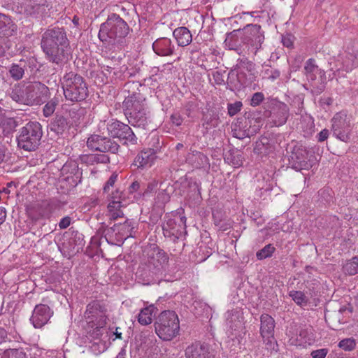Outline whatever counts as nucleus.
Instances as JSON below:
<instances>
[{
    "label": "nucleus",
    "mask_w": 358,
    "mask_h": 358,
    "mask_svg": "<svg viewBox=\"0 0 358 358\" xmlns=\"http://www.w3.org/2000/svg\"><path fill=\"white\" fill-rule=\"evenodd\" d=\"M41 47L50 62L62 65L69 59V40L63 27H49L42 34Z\"/></svg>",
    "instance_id": "f257e3e1"
},
{
    "label": "nucleus",
    "mask_w": 358,
    "mask_h": 358,
    "mask_svg": "<svg viewBox=\"0 0 358 358\" xmlns=\"http://www.w3.org/2000/svg\"><path fill=\"white\" fill-rule=\"evenodd\" d=\"M129 31L127 23L120 15L112 13L101 24L98 36L102 42L122 46Z\"/></svg>",
    "instance_id": "f03ea898"
},
{
    "label": "nucleus",
    "mask_w": 358,
    "mask_h": 358,
    "mask_svg": "<svg viewBox=\"0 0 358 358\" xmlns=\"http://www.w3.org/2000/svg\"><path fill=\"white\" fill-rule=\"evenodd\" d=\"M62 85L64 97L68 101L80 102L85 100L89 95L85 80L76 72L66 73L63 77Z\"/></svg>",
    "instance_id": "7ed1b4c3"
},
{
    "label": "nucleus",
    "mask_w": 358,
    "mask_h": 358,
    "mask_svg": "<svg viewBox=\"0 0 358 358\" xmlns=\"http://www.w3.org/2000/svg\"><path fill=\"white\" fill-rule=\"evenodd\" d=\"M84 319L88 328L92 329V331L89 330V332L93 337L99 338L106 331V308L99 301H94L87 306L84 313Z\"/></svg>",
    "instance_id": "20e7f679"
},
{
    "label": "nucleus",
    "mask_w": 358,
    "mask_h": 358,
    "mask_svg": "<svg viewBox=\"0 0 358 358\" xmlns=\"http://www.w3.org/2000/svg\"><path fill=\"white\" fill-rule=\"evenodd\" d=\"M155 332L163 341H171L179 332L180 324L177 314L172 310L160 313L155 323Z\"/></svg>",
    "instance_id": "39448f33"
},
{
    "label": "nucleus",
    "mask_w": 358,
    "mask_h": 358,
    "mask_svg": "<svg viewBox=\"0 0 358 358\" xmlns=\"http://www.w3.org/2000/svg\"><path fill=\"white\" fill-rule=\"evenodd\" d=\"M43 136L42 127L38 122H30L23 127L17 138L19 148L27 150H35L40 145Z\"/></svg>",
    "instance_id": "423d86ee"
},
{
    "label": "nucleus",
    "mask_w": 358,
    "mask_h": 358,
    "mask_svg": "<svg viewBox=\"0 0 358 358\" xmlns=\"http://www.w3.org/2000/svg\"><path fill=\"white\" fill-rule=\"evenodd\" d=\"M315 162V155L302 145H295L289 158V165L296 171L308 170Z\"/></svg>",
    "instance_id": "0eeeda50"
},
{
    "label": "nucleus",
    "mask_w": 358,
    "mask_h": 358,
    "mask_svg": "<svg viewBox=\"0 0 358 358\" xmlns=\"http://www.w3.org/2000/svg\"><path fill=\"white\" fill-rule=\"evenodd\" d=\"M243 37L245 46L248 50L256 54L257 50L262 48L264 41V31L262 27L257 24H248L243 29H241Z\"/></svg>",
    "instance_id": "6e6552de"
},
{
    "label": "nucleus",
    "mask_w": 358,
    "mask_h": 358,
    "mask_svg": "<svg viewBox=\"0 0 358 358\" xmlns=\"http://www.w3.org/2000/svg\"><path fill=\"white\" fill-rule=\"evenodd\" d=\"M83 235L77 231L69 229L60 240V250L65 256H72L79 252L84 245Z\"/></svg>",
    "instance_id": "1a4fd4ad"
},
{
    "label": "nucleus",
    "mask_w": 358,
    "mask_h": 358,
    "mask_svg": "<svg viewBox=\"0 0 358 358\" xmlns=\"http://www.w3.org/2000/svg\"><path fill=\"white\" fill-rule=\"evenodd\" d=\"M331 121L333 135L341 141L349 142L352 127L350 119L347 114L343 112L337 113Z\"/></svg>",
    "instance_id": "9d476101"
},
{
    "label": "nucleus",
    "mask_w": 358,
    "mask_h": 358,
    "mask_svg": "<svg viewBox=\"0 0 358 358\" xmlns=\"http://www.w3.org/2000/svg\"><path fill=\"white\" fill-rule=\"evenodd\" d=\"M107 130L111 137L124 140V143L135 145L137 143V138L130 127L118 120L108 123Z\"/></svg>",
    "instance_id": "9b49d317"
},
{
    "label": "nucleus",
    "mask_w": 358,
    "mask_h": 358,
    "mask_svg": "<svg viewBox=\"0 0 358 358\" xmlns=\"http://www.w3.org/2000/svg\"><path fill=\"white\" fill-rule=\"evenodd\" d=\"M26 90L28 106L40 104L49 94V88L41 82L29 83Z\"/></svg>",
    "instance_id": "f8f14e48"
},
{
    "label": "nucleus",
    "mask_w": 358,
    "mask_h": 358,
    "mask_svg": "<svg viewBox=\"0 0 358 358\" xmlns=\"http://www.w3.org/2000/svg\"><path fill=\"white\" fill-rule=\"evenodd\" d=\"M324 73V71L319 69L316 61L313 58L308 59L304 66V73L313 87L312 91L316 94H321L325 89L324 79L321 78V83L317 85L315 82L317 73Z\"/></svg>",
    "instance_id": "ddd939ff"
},
{
    "label": "nucleus",
    "mask_w": 358,
    "mask_h": 358,
    "mask_svg": "<svg viewBox=\"0 0 358 358\" xmlns=\"http://www.w3.org/2000/svg\"><path fill=\"white\" fill-rule=\"evenodd\" d=\"M59 206V202L56 199H45L33 203L29 209V213L39 217H48L54 210Z\"/></svg>",
    "instance_id": "4468645a"
},
{
    "label": "nucleus",
    "mask_w": 358,
    "mask_h": 358,
    "mask_svg": "<svg viewBox=\"0 0 358 358\" xmlns=\"http://www.w3.org/2000/svg\"><path fill=\"white\" fill-rule=\"evenodd\" d=\"M52 314L48 306L38 304L35 306L30 320L35 328H41L48 323Z\"/></svg>",
    "instance_id": "2eb2a0df"
},
{
    "label": "nucleus",
    "mask_w": 358,
    "mask_h": 358,
    "mask_svg": "<svg viewBox=\"0 0 358 358\" xmlns=\"http://www.w3.org/2000/svg\"><path fill=\"white\" fill-rule=\"evenodd\" d=\"M145 97L139 91L134 92L127 96L123 103V110L124 115L135 112L137 110H142L145 108Z\"/></svg>",
    "instance_id": "dca6fc26"
},
{
    "label": "nucleus",
    "mask_w": 358,
    "mask_h": 358,
    "mask_svg": "<svg viewBox=\"0 0 358 358\" xmlns=\"http://www.w3.org/2000/svg\"><path fill=\"white\" fill-rule=\"evenodd\" d=\"M261 327L260 333L264 341H267L266 344L271 345L273 343V333L275 328V321L273 318L268 314H263L260 317Z\"/></svg>",
    "instance_id": "f3484780"
},
{
    "label": "nucleus",
    "mask_w": 358,
    "mask_h": 358,
    "mask_svg": "<svg viewBox=\"0 0 358 358\" xmlns=\"http://www.w3.org/2000/svg\"><path fill=\"white\" fill-rule=\"evenodd\" d=\"M187 358H214L210 347L206 343H195L185 350Z\"/></svg>",
    "instance_id": "a211bd4d"
},
{
    "label": "nucleus",
    "mask_w": 358,
    "mask_h": 358,
    "mask_svg": "<svg viewBox=\"0 0 358 358\" xmlns=\"http://www.w3.org/2000/svg\"><path fill=\"white\" fill-rule=\"evenodd\" d=\"M225 46L231 50L236 51L238 54H241L244 50L243 37L241 29H235L227 34L224 40Z\"/></svg>",
    "instance_id": "6ab92c4d"
},
{
    "label": "nucleus",
    "mask_w": 358,
    "mask_h": 358,
    "mask_svg": "<svg viewBox=\"0 0 358 358\" xmlns=\"http://www.w3.org/2000/svg\"><path fill=\"white\" fill-rule=\"evenodd\" d=\"M147 255L149 264L153 265L155 268L163 267L169 262L167 254L157 246L150 247L147 252Z\"/></svg>",
    "instance_id": "aec40b11"
},
{
    "label": "nucleus",
    "mask_w": 358,
    "mask_h": 358,
    "mask_svg": "<svg viewBox=\"0 0 358 358\" xmlns=\"http://www.w3.org/2000/svg\"><path fill=\"white\" fill-rule=\"evenodd\" d=\"M129 123L133 127L145 129L148 125L150 116L146 113L145 108L142 110H137L135 112H130V113L125 115Z\"/></svg>",
    "instance_id": "412c9836"
},
{
    "label": "nucleus",
    "mask_w": 358,
    "mask_h": 358,
    "mask_svg": "<svg viewBox=\"0 0 358 358\" xmlns=\"http://www.w3.org/2000/svg\"><path fill=\"white\" fill-rule=\"evenodd\" d=\"M162 225V229L164 235L166 237H169L173 240V241L176 242L178 241V243H180V245L182 248L184 247L185 243L183 240L181 239L186 234L185 227L186 225Z\"/></svg>",
    "instance_id": "4be33fe9"
},
{
    "label": "nucleus",
    "mask_w": 358,
    "mask_h": 358,
    "mask_svg": "<svg viewBox=\"0 0 358 358\" xmlns=\"http://www.w3.org/2000/svg\"><path fill=\"white\" fill-rule=\"evenodd\" d=\"M152 48L155 53L160 56H169L173 53L174 45L171 39L161 38L157 39L152 44Z\"/></svg>",
    "instance_id": "5701e85b"
},
{
    "label": "nucleus",
    "mask_w": 358,
    "mask_h": 358,
    "mask_svg": "<svg viewBox=\"0 0 358 358\" xmlns=\"http://www.w3.org/2000/svg\"><path fill=\"white\" fill-rule=\"evenodd\" d=\"M227 324L232 334L234 332L241 331L243 329V317L238 311L228 313Z\"/></svg>",
    "instance_id": "b1692460"
},
{
    "label": "nucleus",
    "mask_w": 358,
    "mask_h": 358,
    "mask_svg": "<svg viewBox=\"0 0 358 358\" xmlns=\"http://www.w3.org/2000/svg\"><path fill=\"white\" fill-rule=\"evenodd\" d=\"M179 46L185 47L188 45L192 41V36L190 31L185 27H180L173 32Z\"/></svg>",
    "instance_id": "393cba45"
},
{
    "label": "nucleus",
    "mask_w": 358,
    "mask_h": 358,
    "mask_svg": "<svg viewBox=\"0 0 358 358\" xmlns=\"http://www.w3.org/2000/svg\"><path fill=\"white\" fill-rule=\"evenodd\" d=\"M155 159V155L152 150L141 151L136 157L133 165L136 166L138 168H143L146 166H150Z\"/></svg>",
    "instance_id": "a878e982"
},
{
    "label": "nucleus",
    "mask_w": 358,
    "mask_h": 358,
    "mask_svg": "<svg viewBox=\"0 0 358 358\" xmlns=\"http://www.w3.org/2000/svg\"><path fill=\"white\" fill-rule=\"evenodd\" d=\"M187 159L196 169L205 168L209 164L207 156L196 150L189 153Z\"/></svg>",
    "instance_id": "bb28decb"
},
{
    "label": "nucleus",
    "mask_w": 358,
    "mask_h": 358,
    "mask_svg": "<svg viewBox=\"0 0 358 358\" xmlns=\"http://www.w3.org/2000/svg\"><path fill=\"white\" fill-rule=\"evenodd\" d=\"M252 121L259 124L262 120L261 118L251 117L250 114L247 116V114L245 113L243 117L236 119V122L233 124L232 129L244 131H248V129L252 130L253 128V126L252 125Z\"/></svg>",
    "instance_id": "cd10ccee"
},
{
    "label": "nucleus",
    "mask_w": 358,
    "mask_h": 358,
    "mask_svg": "<svg viewBox=\"0 0 358 358\" xmlns=\"http://www.w3.org/2000/svg\"><path fill=\"white\" fill-rule=\"evenodd\" d=\"M16 31V26L11 19L4 14L0 13V33L10 36Z\"/></svg>",
    "instance_id": "c85d7f7f"
},
{
    "label": "nucleus",
    "mask_w": 358,
    "mask_h": 358,
    "mask_svg": "<svg viewBox=\"0 0 358 358\" xmlns=\"http://www.w3.org/2000/svg\"><path fill=\"white\" fill-rule=\"evenodd\" d=\"M69 124L67 118L57 115L50 124V129L57 134H62L69 129Z\"/></svg>",
    "instance_id": "c756f323"
},
{
    "label": "nucleus",
    "mask_w": 358,
    "mask_h": 358,
    "mask_svg": "<svg viewBox=\"0 0 358 358\" xmlns=\"http://www.w3.org/2000/svg\"><path fill=\"white\" fill-rule=\"evenodd\" d=\"M82 163L86 165H94L95 164L109 162V157L106 155L89 154L83 155L80 157Z\"/></svg>",
    "instance_id": "7c9ffc66"
},
{
    "label": "nucleus",
    "mask_w": 358,
    "mask_h": 358,
    "mask_svg": "<svg viewBox=\"0 0 358 358\" xmlns=\"http://www.w3.org/2000/svg\"><path fill=\"white\" fill-rule=\"evenodd\" d=\"M27 90L20 85H15L10 94L11 99L20 104L27 105Z\"/></svg>",
    "instance_id": "2f4dec72"
},
{
    "label": "nucleus",
    "mask_w": 358,
    "mask_h": 358,
    "mask_svg": "<svg viewBox=\"0 0 358 358\" xmlns=\"http://www.w3.org/2000/svg\"><path fill=\"white\" fill-rule=\"evenodd\" d=\"M17 125L18 122L15 118L4 116L0 110V127H2L3 133L10 134Z\"/></svg>",
    "instance_id": "473e14b6"
},
{
    "label": "nucleus",
    "mask_w": 358,
    "mask_h": 358,
    "mask_svg": "<svg viewBox=\"0 0 358 358\" xmlns=\"http://www.w3.org/2000/svg\"><path fill=\"white\" fill-rule=\"evenodd\" d=\"M156 310L153 305L143 308L138 315V321L141 324L148 325L152 322V316Z\"/></svg>",
    "instance_id": "72a5a7b5"
},
{
    "label": "nucleus",
    "mask_w": 358,
    "mask_h": 358,
    "mask_svg": "<svg viewBox=\"0 0 358 358\" xmlns=\"http://www.w3.org/2000/svg\"><path fill=\"white\" fill-rule=\"evenodd\" d=\"M224 159L229 164L238 167L242 166L243 157L238 151L229 150L224 154Z\"/></svg>",
    "instance_id": "f704fd0d"
},
{
    "label": "nucleus",
    "mask_w": 358,
    "mask_h": 358,
    "mask_svg": "<svg viewBox=\"0 0 358 358\" xmlns=\"http://www.w3.org/2000/svg\"><path fill=\"white\" fill-rule=\"evenodd\" d=\"M276 116L275 119V124L282 125L285 124L289 116V108L285 103H280L278 106V111L274 113Z\"/></svg>",
    "instance_id": "c9c22d12"
},
{
    "label": "nucleus",
    "mask_w": 358,
    "mask_h": 358,
    "mask_svg": "<svg viewBox=\"0 0 358 358\" xmlns=\"http://www.w3.org/2000/svg\"><path fill=\"white\" fill-rule=\"evenodd\" d=\"M104 140L105 136L94 134L88 138L87 145L91 150L102 152V146Z\"/></svg>",
    "instance_id": "e433bc0d"
},
{
    "label": "nucleus",
    "mask_w": 358,
    "mask_h": 358,
    "mask_svg": "<svg viewBox=\"0 0 358 358\" xmlns=\"http://www.w3.org/2000/svg\"><path fill=\"white\" fill-rule=\"evenodd\" d=\"M122 207L121 201H111L108 205V208L110 212V220H115L118 217H123V213L120 210Z\"/></svg>",
    "instance_id": "4c0bfd02"
},
{
    "label": "nucleus",
    "mask_w": 358,
    "mask_h": 358,
    "mask_svg": "<svg viewBox=\"0 0 358 358\" xmlns=\"http://www.w3.org/2000/svg\"><path fill=\"white\" fill-rule=\"evenodd\" d=\"M343 272L349 275H353L358 272V257H354L346 262L343 266Z\"/></svg>",
    "instance_id": "58836bf2"
},
{
    "label": "nucleus",
    "mask_w": 358,
    "mask_h": 358,
    "mask_svg": "<svg viewBox=\"0 0 358 358\" xmlns=\"http://www.w3.org/2000/svg\"><path fill=\"white\" fill-rule=\"evenodd\" d=\"M9 75L15 81L21 80L24 75V66L21 64H12L9 68Z\"/></svg>",
    "instance_id": "ea45409f"
},
{
    "label": "nucleus",
    "mask_w": 358,
    "mask_h": 358,
    "mask_svg": "<svg viewBox=\"0 0 358 358\" xmlns=\"http://www.w3.org/2000/svg\"><path fill=\"white\" fill-rule=\"evenodd\" d=\"M120 148V145L117 142L110 138L105 137L101 152H110L112 154H116L119 151Z\"/></svg>",
    "instance_id": "a19ab883"
},
{
    "label": "nucleus",
    "mask_w": 358,
    "mask_h": 358,
    "mask_svg": "<svg viewBox=\"0 0 358 358\" xmlns=\"http://www.w3.org/2000/svg\"><path fill=\"white\" fill-rule=\"evenodd\" d=\"M289 296L297 305L300 306H306L308 303V297L303 292L291 290L289 292Z\"/></svg>",
    "instance_id": "79ce46f5"
},
{
    "label": "nucleus",
    "mask_w": 358,
    "mask_h": 358,
    "mask_svg": "<svg viewBox=\"0 0 358 358\" xmlns=\"http://www.w3.org/2000/svg\"><path fill=\"white\" fill-rule=\"evenodd\" d=\"M259 124H254L252 129H248V131L232 129L233 135L237 138L243 139L245 137H249L250 135H253L254 134L257 133V131L259 129Z\"/></svg>",
    "instance_id": "37998d69"
},
{
    "label": "nucleus",
    "mask_w": 358,
    "mask_h": 358,
    "mask_svg": "<svg viewBox=\"0 0 358 358\" xmlns=\"http://www.w3.org/2000/svg\"><path fill=\"white\" fill-rule=\"evenodd\" d=\"M275 248L271 244H268L257 252V258L259 260H262L270 257L275 252Z\"/></svg>",
    "instance_id": "c03bdc74"
},
{
    "label": "nucleus",
    "mask_w": 358,
    "mask_h": 358,
    "mask_svg": "<svg viewBox=\"0 0 358 358\" xmlns=\"http://www.w3.org/2000/svg\"><path fill=\"white\" fill-rule=\"evenodd\" d=\"M69 168L71 169V173L73 175L78 182L81 181L82 171L79 169L78 164L76 162H71L65 164L63 167V171H69Z\"/></svg>",
    "instance_id": "a18cd8bd"
},
{
    "label": "nucleus",
    "mask_w": 358,
    "mask_h": 358,
    "mask_svg": "<svg viewBox=\"0 0 358 358\" xmlns=\"http://www.w3.org/2000/svg\"><path fill=\"white\" fill-rule=\"evenodd\" d=\"M59 101L57 99L55 98L49 101L43 107V115L45 117L51 116L56 108V106L58 105Z\"/></svg>",
    "instance_id": "49530a36"
},
{
    "label": "nucleus",
    "mask_w": 358,
    "mask_h": 358,
    "mask_svg": "<svg viewBox=\"0 0 358 358\" xmlns=\"http://www.w3.org/2000/svg\"><path fill=\"white\" fill-rule=\"evenodd\" d=\"M170 200V195L166 189H161L158 192L155 198V203L159 206H164Z\"/></svg>",
    "instance_id": "de8ad7c7"
},
{
    "label": "nucleus",
    "mask_w": 358,
    "mask_h": 358,
    "mask_svg": "<svg viewBox=\"0 0 358 358\" xmlns=\"http://www.w3.org/2000/svg\"><path fill=\"white\" fill-rule=\"evenodd\" d=\"M171 216L173 217V224H177L178 222H181L182 224L186 223L187 218L184 215V210L182 208H178L175 212H173Z\"/></svg>",
    "instance_id": "09e8293b"
},
{
    "label": "nucleus",
    "mask_w": 358,
    "mask_h": 358,
    "mask_svg": "<svg viewBox=\"0 0 358 358\" xmlns=\"http://www.w3.org/2000/svg\"><path fill=\"white\" fill-rule=\"evenodd\" d=\"M356 345L355 341L353 338H345L341 341L338 343V347L345 350H352Z\"/></svg>",
    "instance_id": "8fccbe9b"
},
{
    "label": "nucleus",
    "mask_w": 358,
    "mask_h": 358,
    "mask_svg": "<svg viewBox=\"0 0 358 358\" xmlns=\"http://www.w3.org/2000/svg\"><path fill=\"white\" fill-rule=\"evenodd\" d=\"M242 106L243 103L241 101H236L233 103H228L227 110L229 115L232 117L236 115L241 110Z\"/></svg>",
    "instance_id": "3c124183"
},
{
    "label": "nucleus",
    "mask_w": 358,
    "mask_h": 358,
    "mask_svg": "<svg viewBox=\"0 0 358 358\" xmlns=\"http://www.w3.org/2000/svg\"><path fill=\"white\" fill-rule=\"evenodd\" d=\"M203 125H206V128L208 129V127H215L217 126V119L215 116L211 114H203Z\"/></svg>",
    "instance_id": "603ef678"
},
{
    "label": "nucleus",
    "mask_w": 358,
    "mask_h": 358,
    "mask_svg": "<svg viewBox=\"0 0 358 358\" xmlns=\"http://www.w3.org/2000/svg\"><path fill=\"white\" fill-rule=\"evenodd\" d=\"M264 99V95L262 92H255L253 94L251 100L250 105L252 106H259Z\"/></svg>",
    "instance_id": "864d4df0"
},
{
    "label": "nucleus",
    "mask_w": 358,
    "mask_h": 358,
    "mask_svg": "<svg viewBox=\"0 0 358 358\" xmlns=\"http://www.w3.org/2000/svg\"><path fill=\"white\" fill-rule=\"evenodd\" d=\"M329 352L327 348H321L313 350L310 353L312 358H325Z\"/></svg>",
    "instance_id": "5fc2aeb1"
},
{
    "label": "nucleus",
    "mask_w": 358,
    "mask_h": 358,
    "mask_svg": "<svg viewBox=\"0 0 358 358\" xmlns=\"http://www.w3.org/2000/svg\"><path fill=\"white\" fill-rule=\"evenodd\" d=\"M8 358H27L26 354L21 350L9 349Z\"/></svg>",
    "instance_id": "6e6d98bb"
},
{
    "label": "nucleus",
    "mask_w": 358,
    "mask_h": 358,
    "mask_svg": "<svg viewBox=\"0 0 358 358\" xmlns=\"http://www.w3.org/2000/svg\"><path fill=\"white\" fill-rule=\"evenodd\" d=\"M117 175L116 173H113L110 177L109 178V179L108 180V181L106 182L104 187H103V192H108L110 187H113L115 184V182H116L117 180Z\"/></svg>",
    "instance_id": "4d7b16f0"
},
{
    "label": "nucleus",
    "mask_w": 358,
    "mask_h": 358,
    "mask_svg": "<svg viewBox=\"0 0 358 358\" xmlns=\"http://www.w3.org/2000/svg\"><path fill=\"white\" fill-rule=\"evenodd\" d=\"M252 66V63L248 60V59H241L238 60L237 64L234 67V70L241 68L246 67L248 70H251L250 68Z\"/></svg>",
    "instance_id": "13d9d810"
},
{
    "label": "nucleus",
    "mask_w": 358,
    "mask_h": 358,
    "mask_svg": "<svg viewBox=\"0 0 358 358\" xmlns=\"http://www.w3.org/2000/svg\"><path fill=\"white\" fill-rule=\"evenodd\" d=\"M90 350L94 354L99 355L104 351V345L102 343L94 342Z\"/></svg>",
    "instance_id": "bf43d9fd"
},
{
    "label": "nucleus",
    "mask_w": 358,
    "mask_h": 358,
    "mask_svg": "<svg viewBox=\"0 0 358 358\" xmlns=\"http://www.w3.org/2000/svg\"><path fill=\"white\" fill-rule=\"evenodd\" d=\"M158 185V182L156 180H152L150 182H148L146 189L144 190L143 194L147 195L152 192L155 189H156Z\"/></svg>",
    "instance_id": "052dcab7"
},
{
    "label": "nucleus",
    "mask_w": 358,
    "mask_h": 358,
    "mask_svg": "<svg viewBox=\"0 0 358 358\" xmlns=\"http://www.w3.org/2000/svg\"><path fill=\"white\" fill-rule=\"evenodd\" d=\"M213 78L215 84L221 85L224 83L223 73L220 71H215L213 73Z\"/></svg>",
    "instance_id": "680f3d73"
},
{
    "label": "nucleus",
    "mask_w": 358,
    "mask_h": 358,
    "mask_svg": "<svg viewBox=\"0 0 358 358\" xmlns=\"http://www.w3.org/2000/svg\"><path fill=\"white\" fill-rule=\"evenodd\" d=\"M124 199L125 196L124 193L119 189H116L115 192H113L111 195L112 201H120L122 202V200H124Z\"/></svg>",
    "instance_id": "e2e57ef3"
},
{
    "label": "nucleus",
    "mask_w": 358,
    "mask_h": 358,
    "mask_svg": "<svg viewBox=\"0 0 358 358\" xmlns=\"http://www.w3.org/2000/svg\"><path fill=\"white\" fill-rule=\"evenodd\" d=\"M171 120L173 124H174L176 126L181 125L182 123V121H183L181 115L180 114H178V113L173 114L171 116Z\"/></svg>",
    "instance_id": "0e129e2a"
},
{
    "label": "nucleus",
    "mask_w": 358,
    "mask_h": 358,
    "mask_svg": "<svg viewBox=\"0 0 358 358\" xmlns=\"http://www.w3.org/2000/svg\"><path fill=\"white\" fill-rule=\"evenodd\" d=\"M329 135V130L327 129H324L317 134V141L319 142H323L328 138Z\"/></svg>",
    "instance_id": "69168bd1"
},
{
    "label": "nucleus",
    "mask_w": 358,
    "mask_h": 358,
    "mask_svg": "<svg viewBox=\"0 0 358 358\" xmlns=\"http://www.w3.org/2000/svg\"><path fill=\"white\" fill-rule=\"evenodd\" d=\"M282 43L284 46L290 48L293 45V42L291 39V36H284L282 38Z\"/></svg>",
    "instance_id": "338daca9"
},
{
    "label": "nucleus",
    "mask_w": 358,
    "mask_h": 358,
    "mask_svg": "<svg viewBox=\"0 0 358 358\" xmlns=\"http://www.w3.org/2000/svg\"><path fill=\"white\" fill-rule=\"evenodd\" d=\"M139 188H140V183H139V182L134 181L129 187V188H128L129 192V193H134V192H136L137 190H138Z\"/></svg>",
    "instance_id": "774afa93"
}]
</instances>
